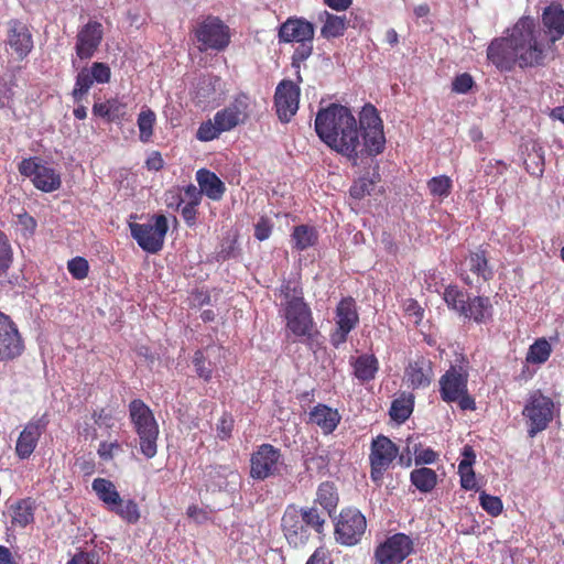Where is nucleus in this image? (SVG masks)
Segmentation results:
<instances>
[{"mask_svg": "<svg viewBox=\"0 0 564 564\" xmlns=\"http://www.w3.org/2000/svg\"><path fill=\"white\" fill-rule=\"evenodd\" d=\"M314 126L318 138L354 166L386 149L383 121L369 102L359 111L358 120L348 107L330 104L318 110Z\"/></svg>", "mask_w": 564, "mask_h": 564, "instance_id": "1", "label": "nucleus"}, {"mask_svg": "<svg viewBox=\"0 0 564 564\" xmlns=\"http://www.w3.org/2000/svg\"><path fill=\"white\" fill-rule=\"evenodd\" d=\"M540 30L531 17H522L513 25L511 34L497 37L487 48V58L500 70L520 67H535L544 64L545 48L539 43Z\"/></svg>", "mask_w": 564, "mask_h": 564, "instance_id": "2", "label": "nucleus"}, {"mask_svg": "<svg viewBox=\"0 0 564 564\" xmlns=\"http://www.w3.org/2000/svg\"><path fill=\"white\" fill-rule=\"evenodd\" d=\"M325 518L315 507L299 508L289 505L281 518V530L290 546L299 549L304 546L311 536V530L322 533Z\"/></svg>", "mask_w": 564, "mask_h": 564, "instance_id": "3", "label": "nucleus"}, {"mask_svg": "<svg viewBox=\"0 0 564 564\" xmlns=\"http://www.w3.org/2000/svg\"><path fill=\"white\" fill-rule=\"evenodd\" d=\"M292 300L282 303L286 330L295 338H302L310 344L319 334L316 329L311 307L304 301L301 288L293 289Z\"/></svg>", "mask_w": 564, "mask_h": 564, "instance_id": "4", "label": "nucleus"}, {"mask_svg": "<svg viewBox=\"0 0 564 564\" xmlns=\"http://www.w3.org/2000/svg\"><path fill=\"white\" fill-rule=\"evenodd\" d=\"M129 417L139 436L140 452L152 458L158 452L159 425L152 410L141 399H133L129 403Z\"/></svg>", "mask_w": 564, "mask_h": 564, "instance_id": "5", "label": "nucleus"}, {"mask_svg": "<svg viewBox=\"0 0 564 564\" xmlns=\"http://www.w3.org/2000/svg\"><path fill=\"white\" fill-rule=\"evenodd\" d=\"M314 25L302 18H289L279 29V40L283 43L297 42L292 55V67L299 69L301 64L313 53Z\"/></svg>", "mask_w": 564, "mask_h": 564, "instance_id": "6", "label": "nucleus"}, {"mask_svg": "<svg viewBox=\"0 0 564 564\" xmlns=\"http://www.w3.org/2000/svg\"><path fill=\"white\" fill-rule=\"evenodd\" d=\"M468 371L463 366L452 365L440 378V395L446 403L457 402L462 410L474 411L475 399L468 393Z\"/></svg>", "mask_w": 564, "mask_h": 564, "instance_id": "7", "label": "nucleus"}, {"mask_svg": "<svg viewBox=\"0 0 564 564\" xmlns=\"http://www.w3.org/2000/svg\"><path fill=\"white\" fill-rule=\"evenodd\" d=\"M129 227L132 238L142 250L149 253L162 250L169 230L167 218L163 214H154L148 223H132Z\"/></svg>", "mask_w": 564, "mask_h": 564, "instance_id": "8", "label": "nucleus"}, {"mask_svg": "<svg viewBox=\"0 0 564 564\" xmlns=\"http://www.w3.org/2000/svg\"><path fill=\"white\" fill-rule=\"evenodd\" d=\"M199 52L208 50L221 52L230 43V29L223 20L215 15H207L194 29Z\"/></svg>", "mask_w": 564, "mask_h": 564, "instance_id": "9", "label": "nucleus"}, {"mask_svg": "<svg viewBox=\"0 0 564 564\" xmlns=\"http://www.w3.org/2000/svg\"><path fill=\"white\" fill-rule=\"evenodd\" d=\"M554 406L553 400L543 394L541 390H534L529 394L522 415L527 419L530 437L544 431L553 421Z\"/></svg>", "mask_w": 564, "mask_h": 564, "instance_id": "10", "label": "nucleus"}, {"mask_svg": "<svg viewBox=\"0 0 564 564\" xmlns=\"http://www.w3.org/2000/svg\"><path fill=\"white\" fill-rule=\"evenodd\" d=\"M284 457L279 447L263 443L250 456V477L254 480H265L282 474Z\"/></svg>", "mask_w": 564, "mask_h": 564, "instance_id": "11", "label": "nucleus"}, {"mask_svg": "<svg viewBox=\"0 0 564 564\" xmlns=\"http://www.w3.org/2000/svg\"><path fill=\"white\" fill-rule=\"evenodd\" d=\"M399 454L398 446L387 436L378 435L370 445L369 464L370 479L376 486L380 487L383 482V476L392 466Z\"/></svg>", "mask_w": 564, "mask_h": 564, "instance_id": "12", "label": "nucleus"}, {"mask_svg": "<svg viewBox=\"0 0 564 564\" xmlns=\"http://www.w3.org/2000/svg\"><path fill=\"white\" fill-rule=\"evenodd\" d=\"M25 351V340L12 317L0 311V362L19 359Z\"/></svg>", "mask_w": 564, "mask_h": 564, "instance_id": "13", "label": "nucleus"}, {"mask_svg": "<svg viewBox=\"0 0 564 564\" xmlns=\"http://www.w3.org/2000/svg\"><path fill=\"white\" fill-rule=\"evenodd\" d=\"M359 324V313L352 296L343 297L335 310V328L330 333V343L335 348L345 344L349 333Z\"/></svg>", "mask_w": 564, "mask_h": 564, "instance_id": "14", "label": "nucleus"}, {"mask_svg": "<svg viewBox=\"0 0 564 564\" xmlns=\"http://www.w3.org/2000/svg\"><path fill=\"white\" fill-rule=\"evenodd\" d=\"M7 52L15 61H24L33 51L34 41L30 26L19 19L7 22L6 40Z\"/></svg>", "mask_w": 564, "mask_h": 564, "instance_id": "15", "label": "nucleus"}, {"mask_svg": "<svg viewBox=\"0 0 564 564\" xmlns=\"http://www.w3.org/2000/svg\"><path fill=\"white\" fill-rule=\"evenodd\" d=\"M366 528V518L359 510L344 509L335 524V539L343 545H355L361 540Z\"/></svg>", "mask_w": 564, "mask_h": 564, "instance_id": "16", "label": "nucleus"}, {"mask_svg": "<svg viewBox=\"0 0 564 564\" xmlns=\"http://www.w3.org/2000/svg\"><path fill=\"white\" fill-rule=\"evenodd\" d=\"M21 175L30 177L33 185L45 193L59 188V174L51 166L42 164L37 158L23 159L19 164Z\"/></svg>", "mask_w": 564, "mask_h": 564, "instance_id": "17", "label": "nucleus"}, {"mask_svg": "<svg viewBox=\"0 0 564 564\" xmlns=\"http://www.w3.org/2000/svg\"><path fill=\"white\" fill-rule=\"evenodd\" d=\"M413 550V541L409 535L395 533L376 549L375 557L378 564H400Z\"/></svg>", "mask_w": 564, "mask_h": 564, "instance_id": "18", "label": "nucleus"}, {"mask_svg": "<svg viewBox=\"0 0 564 564\" xmlns=\"http://www.w3.org/2000/svg\"><path fill=\"white\" fill-rule=\"evenodd\" d=\"M249 115L250 97L240 93L228 106L215 113L214 120L223 132H227L245 123L249 119Z\"/></svg>", "mask_w": 564, "mask_h": 564, "instance_id": "19", "label": "nucleus"}, {"mask_svg": "<svg viewBox=\"0 0 564 564\" xmlns=\"http://www.w3.org/2000/svg\"><path fill=\"white\" fill-rule=\"evenodd\" d=\"M48 423V415L44 413L25 424L15 443V454L20 459H28L33 454L40 437L46 432Z\"/></svg>", "mask_w": 564, "mask_h": 564, "instance_id": "20", "label": "nucleus"}, {"mask_svg": "<svg viewBox=\"0 0 564 564\" xmlns=\"http://www.w3.org/2000/svg\"><path fill=\"white\" fill-rule=\"evenodd\" d=\"M300 87L290 79L281 80L274 93V107L282 122H289L296 113L300 104Z\"/></svg>", "mask_w": 564, "mask_h": 564, "instance_id": "21", "label": "nucleus"}, {"mask_svg": "<svg viewBox=\"0 0 564 564\" xmlns=\"http://www.w3.org/2000/svg\"><path fill=\"white\" fill-rule=\"evenodd\" d=\"M102 37V24L98 21H88L77 32L75 43L76 56L82 61L91 58L100 46Z\"/></svg>", "mask_w": 564, "mask_h": 564, "instance_id": "22", "label": "nucleus"}, {"mask_svg": "<svg viewBox=\"0 0 564 564\" xmlns=\"http://www.w3.org/2000/svg\"><path fill=\"white\" fill-rule=\"evenodd\" d=\"M434 378V364L425 356H417L404 369V381L412 390L426 389Z\"/></svg>", "mask_w": 564, "mask_h": 564, "instance_id": "23", "label": "nucleus"}, {"mask_svg": "<svg viewBox=\"0 0 564 564\" xmlns=\"http://www.w3.org/2000/svg\"><path fill=\"white\" fill-rule=\"evenodd\" d=\"M476 324H488L494 319V306L488 296H470L462 315Z\"/></svg>", "mask_w": 564, "mask_h": 564, "instance_id": "24", "label": "nucleus"}, {"mask_svg": "<svg viewBox=\"0 0 564 564\" xmlns=\"http://www.w3.org/2000/svg\"><path fill=\"white\" fill-rule=\"evenodd\" d=\"M310 422L317 425L324 435L332 434L341 421V415L337 409L327 404L318 403L313 406L308 413Z\"/></svg>", "mask_w": 564, "mask_h": 564, "instance_id": "25", "label": "nucleus"}, {"mask_svg": "<svg viewBox=\"0 0 564 564\" xmlns=\"http://www.w3.org/2000/svg\"><path fill=\"white\" fill-rule=\"evenodd\" d=\"M542 23L550 34V41L555 43L564 36V9L561 4L546 7L542 14Z\"/></svg>", "mask_w": 564, "mask_h": 564, "instance_id": "26", "label": "nucleus"}, {"mask_svg": "<svg viewBox=\"0 0 564 564\" xmlns=\"http://www.w3.org/2000/svg\"><path fill=\"white\" fill-rule=\"evenodd\" d=\"M200 192L212 200H220L226 192L225 183L212 171L200 169L196 172Z\"/></svg>", "mask_w": 564, "mask_h": 564, "instance_id": "27", "label": "nucleus"}, {"mask_svg": "<svg viewBox=\"0 0 564 564\" xmlns=\"http://www.w3.org/2000/svg\"><path fill=\"white\" fill-rule=\"evenodd\" d=\"M93 115L105 119L108 123H119L127 115V105L118 98H109L104 102H95Z\"/></svg>", "mask_w": 564, "mask_h": 564, "instance_id": "28", "label": "nucleus"}, {"mask_svg": "<svg viewBox=\"0 0 564 564\" xmlns=\"http://www.w3.org/2000/svg\"><path fill=\"white\" fill-rule=\"evenodd\" d=\"M467 270L476 276V282H488L494 278L486 250L471 251L466 258Z\"/></svg>", "mask_w": 564, "mask_h": 564, "instance_id": "29", "label": "nucleus"}, {"mask_svg": "<svg viewBox=\"0 0 564 564\" xmlns=\"http://www.w3.org/2000/svg\"><path fill=\"white\" fill-rule=\"evenodd\" d=\"M354 376L361 382H368L375 379L379 370V361L372 354H364L351 361Z\"/></svg>", "mask_w": 564, "mask_h": 564, "instance_id": "30", "label": "nucleus"}, {"mask_svg": "<svg viewBox=\"0 0 564 564\" xmlns=\"http://www.w3.org/2000/svg\"><path fill=\"white\" fill-rule=\"evenodd\" d=\"M91 488L97 495L98 499L110 510L115 505L120 501V495L115 484L106 478H95Z\"/></svg>", "mask_w": 564, "mask_h": 564, "instance_id": "31", "label": "nucleus"}, {"mask_svg": "<svg viewBox=\"0 0 564 564\" xmlns=\"http://www.w3.org/2000/svg\"><path fill=\"white\" fill-rule=\"evenodd\" d=\"M470 295L457 284H449L444 289L443 300L448 310L455 312L459 316L466 307Z\"/></svg>", "mask_w": 564, "mask_h": 564, "instance_id": "32", "label": "nucleus"}, {"mask_svg": "<svg viewBox=\"0 0 564 564\" xmlns=\"http://www.w3.org/2000/svg\"><path fill=\"white\" fill-rule=\"evenodd\" d=\"M411 484L421 492H431L437 485V474L429 467L415 468L410 474Z\"/></svg>", "mask_w": 564, "mask_h": 564, "instance_id": "33", "label": "nucleus"}, {"mask_svg": "<svg viewBox=\"0 0 564 564\" xmlns=\"http://www.w3.org/2000/svg\"><path fill=\"white\" fill-rule=\"evenodd\" d=\"M338 500V492L334 482L324 481L318 486L315 501L319 503L329 516L336 510Z\"/></svg>", "mask_w": 564, "mask_h": 564, "instance_id": "34", "label": "nucleus"}, {"mask_svg": "<svg viewBox=\"0 0 564 564\" xmlns=\"http://www.w3.org/2000/svg\"><path fill=\"white\" fill-rule=\"evenodd\" d=\"M293 248L299 251L306 250L317 242V232L315 228L307 225H300L294 227L292 232Z\"/></svg>", "mask_w": 564, "mask_h": 564, "instance_id": "35", "label": "nucleus"}, {"mask_svg": "<svg viewBox=\"0 0 564 564\" xmlns=\"http://www.w3.org/2000/svg\"><path fill=\"white\" fill-rule=\"evenodd\" d=\"M552 354L551 344L546 338H538L532 345H530L525 361L532 365H542L546 362Z\"/></svg>", "mask_w": 564, "mask_h": 564, "instance_id": "36", "label": "nucleus"}, {"mask_svg": "<svg viewBox=\"0 0 564 564\" xmlns=\"http://www.w3.org/2000/svg\"><path fill=\"white\" fill-rule=\"evenodd\" d=\"M12 524L25 528L34 520V507L30 499L19 500L12 506Z\"/></svg>", "mask_w": 564, "mask_h": 564, "instance_id": "37", "label": "nucleus"}, {"mask_svg": "<svg viewBox=\"0 0 564 564\" xmlns=\"http://www.w3.org/2000/svg\"><path fill=\"white\" fill-rule=\"evenodd\" d=\"M109 511L115 512L129 524L137 523L141 517L138 503L132 499L123 500L120 498L118 505H115Z\"/></svg>", "mask_w": 564, "mask_h": 564, "instance_id": "38", "label": "nucleus"}, {"mask_svg": "<svg viewBox=\"0 0 564 564\" xmlns=\"http://www.w3.org/2000/svg\"><path fill=\"white\" fill-rule=\"evenodd\" d=\"M326 21L322 26L321 34L325 39L339 37L346 30V18L338 17L325 11Z\"/></svg>", "mask_w": 564, "mask_h": 564, "instance_id": "39", "label": "nucleus"}, {"mask_svg": "<svg viewBox=\"0 0 564 564\" xmlns=\"http://www.w3.org/2000/svg\"><path fill=\"white\" fill-rule=\"evenodd\" d=\"M527 172L534 176H542L544 172V154L539 145H533L523 161Z\"/></svg>", "mask_w": 564, "mask_h": 564, "instance_id": "40", "label": "nucleus"}, {"mask_svg": "<svg viewBox=\"0 0 564 564\" xmlns=\"http://www.w3.org/2000/svg\"><path fill=\"white\" fill-rule=\"evenodd\" d=\"M196 375L205 382H209L214 373V364L206 357L203 349H197L192 358Z\"/></svg>", "mask_w": 564, "mask_h": 564, "instance_id": "41", "label": "nucleus"}, {"mask_svg": "<svg viewBox=\"0 0 564 564\" xmlns=\"http://www.w3.org/2000/svg\"><path fill=\"white\" fill-rule=\"evenodd\" d=\"M155 120V113L150 108H147L139 113L137 124L139 128V139L141 142L147 143L151 140Z\"/></svg>", "mask_w": 564, "mask_h": 564, "instance_id": "42", "label": "nucleus"}, {"mask_svg": "<svg viewBox=\"0 0 564 564\" xmlns=\"http://www.w3.org/2000/svg\"><path fill=\"white\" fill-rule=\"evenodd\" d=\"M94 83L96 82L90 77L88 68L84 67L76 76L75 86L72 91L74 101L77 104L82 102Z\"/></svg>", "mask_w": 564, "mask_h": 564, "instance_id": "43", "label": "nucleus"}, {"mask_svg": "<svg viewBox=\"0 0 564 564\" xmlns=\"http://www.w3.org/2000/svg\"><path fill=\"white\" fill-rule=\"evenodd\" d=\"M413 411V401L411 399H395L390 408V416L398 423L405 422Z\"/></svg>", "mask_w": 564, "mask_h": 564, "instance_id": "44", "label": "nucleus"}, {"mask_svg": "<svg viewBox=\"0 0 564 564\" xmlns=\"http://www.w3.org/2000/svg\"><path fill=\"white\" fill-rule=\"evenodd\" d=\"M453 187L451 177L446 175L434 176L427 182V188L433 196L445 198Z\"/></svg>", "mask_w": 564, "mask_h": 564, "instance_id": "45", "label": "nucleus"}, {"mask_svg": "<svg viewBox=\"0 0 564 564\" xmlns=\"http://www.w3.org/2000/svg\"><path fill=\"white\" fill-rule=\"evenodd\" d=\"M13 261V251L7 235L0 230V275L7 273Z\"/></svg>", "mask_w": 564, "mask_h": 564, "instance_id": "46", "label": "nucleus"}, {"mask_svg": "<svg viewBox=\"0 0 564 564\" xmlns=\"http://www.w3.org/2000/svg\"><path fill=\"white\" fill-rule=\"evenodd\" d=\"M479 503L481 508L491 517H498L503 509L502 500L497 496H491L486 491L479 495Z\"/></svg>", "mask_w": 564, "mask_h": 564, "instance_id": "47", "label": "nucleus"}, {"mask_svg": "<svg viewBox=\"0 0 564 564\" xmlns=\"http://www.w3.org/2000/svg\"><path fill=\"white\" fill-rule=\"evenodd\" d=\"M376 182L372 178L361 176L350 186L349 194L355 199H362L373 191Z\"/></svg>", "mask_w": 564, "mask_h": 564, "instance_id": "48", "label": "nucleus"}, {"mask_svg": "<svg viewBox=\"0 0 564 564\" xmlns=\"http://www.w3.org/2000/svg\"><path fill=\"white\" fill-rule=\"evenodd\" d=\"M458 474L460 476V486L465 490L477 488V481L473 466L469 460H460L458 464Z\"/></svg>", "mask_w": 564, "mask_h": 564, "instance_id": "49", "label": "nucleus"}, {"mask_svg": "<svg viewBox=\"0 0 564 564\" xmlns=\"http://www.w3.org/2000/svg\"><path fill=\"white\" fill-rule=\"evenodd\" d=\"M223 131L220 130L218 123L214 120V122L209 119L206 121H203L197 131H196V139L202 142H208L217 139Z\"/></svg>", "mask_w": 564, "mask_h": 564, "instance_id": "50", "label": "nucleus"}, {"mask_svg": "<svg viewBox=\"0 0 564 564\" xmlns=\"http://www.w3.org/2000/svg\"><path fill=\"white\" fill-rule=\"evenodd\" d=\"M68 272L76 280H84L89 272V263L83 257H75L67 262Z\"/></svg>", "mask_w": 564, "mask_h": 564, "instance_id": "51", "label": "nucleus"}, {"mask_svg": "<svg viewBox=\"0 0 564 564\" xmlns=\"http://www.w3.org/2000/svg\"><path fill=\"white\" fill-rule=\"evenodd\" d=\"M89 75L97 84H107L110 82L111 69L108 64L102 62H95L88 68Z\"/></svg>", "mask_w": 564, "mask_h": 564, "instance_id": "52", "label": "nucleus"}, {"mask_svg": "<svg viewBox=\"0 0 564 564\" xmlns=\"http://www.w3.org/2000/svg\"><path fill=\"white\" fill-rule=\"evenodd\" d=\"M234 417L230 413L228 412H225L220 419L218 420V423H217V436L221 440V441H227L231 437V433H232V430H234Z\"/></svg>", "mask_w": 564, "mask_h": 564, "instance_id": "53", "label": "nucleus"}, {"mask_svg": "<svg viewBox=\"0 0 564 564\" xmlns=\"http://www.w3.org/2000/svg\"><path fill=\"white\" fill-rule=\"evenodd\" d=\"M474 84L475 82L471 75L468 73H463L454 78L452 83V90L457 94H466L473 88Z\"/></svg>", "mask_w": 564, "mask_h": 564, "instance_id": "54", "label": "nucleus"}, {"mask_svg": "<svg viewBox=\"0 0 564 564\" xmlns=\"http://www.w3.org/2000/svg\"><path fill=\"white\" fill-rule=\"evenodd\" d=\"M404 312L409 317L413 318L415 324H420L423 319L424 310L420 306L419 302L414 299H408L404 302Z\"/></svg>", "mask_w": 564, "mask_h": 564, "instance_id": "55", "label": "nucleus"}, {"mask_svg": "<svg viewBox=\"0 0 564 564\" xmlns=\"http://www.w3.org/2000/svg\"><path fill=\"white\" fill-rule=\"evenodd\" d=\"M437 458L438 454L430 447L414 449V459L416 465L433 464Z\"/></svg>", "mask_w": 564, "mask_h": 564, "instance_id": "56", "label": "nucleus"}, {"mask_svg": "<svg viewBox=\"0 0 564 564\" xmlns=\"http://www.w3.org/2000/svg\"><path fill=\"white\" fill-rule=\"evenodd\" d=\"M119 451H121V444L118 441L101 442L98 446L97 453L102 460H111L115 456V452Z\"/></svg>", "mask_w": 564, "mask_h": 564, "instance_id": "57", "label": "nucleus"}, {"mask_svg": "<svg viewBox=\"0 0 564 564\" xmlns=\"http://www.w3.org/2000/svg\"><path fill=\"white\" fill-rule=\"evenodd\" d=\"M272 232V224L269 218L261 217L254 225V237L259 241L267 240Z\"/></svg>", "mask_w": 564, "mask_h": 564, "instance_id": "58", "label": "nucleus"}, {"mask_svg": "<svg viewBox=\"0 0 564 564\" xmlns=\"http://www.w3.org/2000/svg\"><path fill=\"white\" fill-rule=\"evenodd\" d=\"M305 564H333V560L329 551L321 546L313 552Z\"/></svg>", "mask_w": 564, "mask_h": 564, "instance_id": "59", "label": "nucleus"}, {"mask_svg": "<svg viewBox=\"0 0 564 564\" xmlns=\"http://www.w3.org/2000/svg\"><path fill=\"white\" fill-rule=\"evenodd\" d=\"M93 419L95 424L99 427L105 426L111 429L113 426V415L109 410L100 409L99 411H95L93 413Z\"/></svg>", "mask_w": 564, "mask_h": 564, "instance_id": "60", "label": "nucleus"}, {"mask_svg": "<svg viewBox=\"0 0 564 564\" xmlns=\"http://www.w3.org/2000/svg\"><path fill=\"white\" fill-rule=\"evenodd\" d=\"M99 558L96 552H78L67 564H98Z\"/></svg>", "mask_w": 564, "mask_h": 564, "instance_id": "61", "label": "nucleus"}, {"mask_svg": "<svg viewBox=\"0 0 564 564\" xmlns=\"http://www.w3.org/2000/svg\"><path fill=\"white\" fill-rule=\"evenodd\" d=\"M186 514L197 524H203L209 520L208 512L196 505L189 506Z\"/></svg>", "mask_w": 564, "mask_h": 564, "instance_id": "62", "label": "nucleus"}, {"mask_svg": "<svg viewBox=\"0 0 564 564\" xmlns=\"http://www.w3.org/2000/svg\"><path fill=\"white\" fill-rule=\"evenodd\" d=\"M197 202H188L181 209V215L188 226H193L196 223L197 215Z\"/></svg>", "mask_w": 564, "mask_h": 564, "instance_id": "63", "label": "nucleus"}, {"mask_svg": "<svg viewBox=\"0 0 564 564\" xmlns=\"http://www.w3.org/2000/svg\"><path fill=\"white\" fill-rule=\"evenodd\" d=\"M13 85V83L10 86L6 83H0V107H9L12 102L14 97Z\"/></svg>", "mask_w": 564, "mask_h": 564, "instance_id": "64", "label": "nucleus"}]
</instances>
